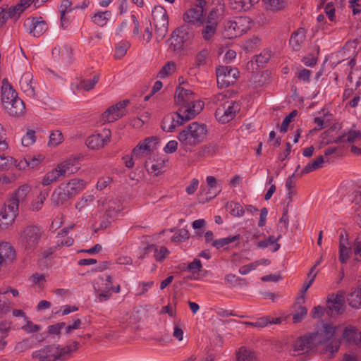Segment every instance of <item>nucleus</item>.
<instances>
[{
    "mask_svg": "<svg viewBox=\"0 0 361 361\" xmlns=\"http://www.w3.org/2000/svg\"><path fill=\"white\" fill-rule=\"evenodd\" d=\"M175 104L178 113L189 121L195 118L203 109V104L190 90L178 86L175 93Z\"/></svg>",
    "mask_w": 361,
    "mask_h": 361,
    "instance_id": "obj_1",
    "label": "nucleus"
},
{
    "mask_svg": "<svg viewBox=\"0 0 361 361\" xmlns=\"http://www.w3.org/2000/svg\"><path fill=\"white\" fill-rule=\"evenodd\" d=\"M207 133L204 124L193 122L184 128L178 136L180 145L185 149L202 142Z\"/></svg>",
    "mask_w": 361,
    "mask_h": 361,
    "instance_id": "obj_2",
    "label": "nucleus"
},
{
    "mask_svg": "<svg viewBox=\"0 0 361 361\" xmlns=\"http://www.w3.org/2000/svg\"><path fill=\"white\" fill-rule=\"evenodd\" d=\"M71 350V345L61 348L57 345H49L34 351L32 357L37 361H61L68 357Z\"/></svg>",
    "mask_w": 361,
    "mask_h": 361,
    "instance_id": "obj_3",
    "label": "nucleus"
},
{
    "mask_svg": "<svg viewBox=\"0 0 361 361\" xmlns=\"http://www.w3.org/2000/svg\"><path fill=\"white\" fill-rule=\"evenodd\" d=\"M323 341L320 334H310L297 338L293 344V356L312 353L317 350V346Z\"/></svg>",
    "mask_w": 361,
    "mask_h": 361,
    "instance_id": "obj_4",
    "label": "nucleus"
},
{
    "mask_svg": "<svg viewBox=\"0 0 361 361\" xmlns=\"http://www.w3.org/2000/svg\"><path fill=\"white\" fill-rule=\"evenodd\" d=\"M195 35L194 27L184 23L173 32L171 39L170 48L174 51L179 52L184 48L185 44H189Z\"/></svg>",
    "mask_w": 361,
    "mask_h": 361,
    "instance_id": "obj_5",
    "label": "nucleus"
},
{
    "mask_svg": "<svg viewBox=\"0 0 361 361\" xmlns=\"http://www.w3.org/2000/svg\"><path fill=\"white\" fill-rule=\"evenodd\" d=\"M42 235L39 227L28 225L23 228L19 233V243L27 252H32L37 245Z\"/></svg>",
    "mask_w": 361,
    "mask_h": 361,
    "instance_id": "obj_6",
    "label": "nucleus"
},
{
    "mask_svg": "<svg viewBox=\"0 0 361 361\" xmlns=\"http://www.w3.org/2000/svg\"><path fill=\"white\" fill-rule=\"evenodd\" d=\"M152 18L155 27L156 38L162 40L168 32V15L162 6H156L152 11Z\"/></svg>",
    "mask_w": 361,
    "mask_h": 361,
    "instance_id": "obj_7",
    "label": "nucleus"
},
{
    "mask_svg": "<svg viewBox=\"0 0 361 361\" xmlns=\"http://www.w3.org/2000/svg\"><path fill=\"white\" fill-rule=\"evenodd\" d=\"M240 109V107L238 102L228 100L216 110L215 117L219 122L226 123L231 121Z\"/></svg>",
    "mask_w": 361,
    "mask_h": 361,
    "instance_id": "obj_8",
    "label": "nucleus"
},
{
    "mask_svg": "<svg viewBox=\"0 0 361 361\" xmlns=\"http://www.w3.org/2000/svg\"><path fill=\"white\" fill-rule=\"evenodd\" d=\"M217 84L221 88L227 87L233 84L238 75L236 68L231 66H219L216 69Z\"/></svg>",
    "mask_w": 361,
    "mask_h": 361,
    "instance_id": "obj_9",
    "label": "nucleus"
},
{
    "mask_svg": "<svg viewBox=\"0 0 361 361\" xmlns=\"http://www.w3.org/2000/svg\"><path fill=\"white\" fill-rule=\"evenodd\" d=\"M18 208L15 203L6 204L0 212V230H4L12 225L18 214Z\"/></svg>",
    "mask_w": 361,
    "mask_h": 361,
    "instance_id": "obj_10",
    "label": "nucleus"
},
{
    "mask_svg": "<svg viewBox=\"0 0 361 361\" xmlns=\"http://www.w3.org/2000/svg\"><path fill=\"white\" fill-rule=\"evenodd\" d=\"M345 294L343 292L338 293L336 296H332L327 301L325 312L329 317H336L344 311Z\"/></svg>",
    "mask_w": 361,
    "mask_h": 361,
    "instance_id": "obj_11",
    "label": "nucleus"
},
{
    "mask_svg": "<svg viewBox=\"0 0 361 361\" xmlns=\"http://www.w3.org/2000/svg\"><path fill=\"white\" fill-rule=\"evenodd\" d=\"M216 13L212 11L209 13L206 20L201 23L202 28L201 30L202 37L205 41H210L216 33L217 21L215 19Z\"/></svg>",
    "mask_w": 361,
    "mask_h": 361,
    "instance_id": "obj_12",
    "label": "nucleus"
},
{
    "mask_svg": "<svg viewBox=\"0 0 361 361\" xmlns=\"http://www.w3.org/2000/svg\"><path fill=\"white\" fill-rule=\"evenodd\" d=\"M111 135L109 129H104L102 133L89 136L86 140L85 144L91 149H98L103 147L110 141Z\"/></svg>",
    "mask_w": 361,
    "mask_h": 361,
    "instance_id": "obj_13",
    "label": "nucleus"
},
{
    "mask_svg": "<svg viewBox=\"0 0 361 361\" xmlns=\"http://www.w3.org/2000/svg\"><path fill=\"white\" fill-rule=\"evenodd\" d=\"M184 121H186L185 119L176 111L174 114H168L164 118L161 128L165 132H173L177 126L182 125Z\"/></svg>",
    "mask_w": 361,
    "mask_h": 361,
    "instance_id": "obj_14",
    "label": "nucleus"
},
{
    "mask_svg": "<svg viewBox=\"0 0 361 361\" xmlns=\"http://www.w3.org/2000/svg\"><path fill=\"white\" fill-rule=\"evenodd\" d=\"M25 25L28 27L29 33L35 37L41 36L47 29L45 21L42 18H33L25 22Z\"/></svg>",
    "mask_w": 361,
    "mask_h": 361,
    "instance_id": "obj_15",
    "label": "nucleus"
},
{
    "mask_svg": "<svg viewBox=\"0 0 361 361\" xmlns=\"http://www.w3.org/2000/svg\"><path fill=\"white\" fill-rule=\"evenodd\" d=\"M116 202L110 200L109 197H103L98 200V208L105 213V216L108 219H112L116 216L118 209L116 208Z\"/></svg>",
    "mask_w": 361,
    "mask_h": 361,
    "instance_id": "obj_16",
    "label": "nucleus"
},
{
    "mask_svg": "<svg viewBox=\"0 0 361 361\" xmlns=\"http://www.w3.org/2000/svg\"><path fill=\"white\" fill-rule=\"evenodd\" d=\"M329 341H322L321 343L317 346V350L326 358H331L334 354L338 350L341 345L339 340H333L330 342Z\"/></svg>",
    "mask_w": 361,
    "mask_h": 361,
    "instance_id": "obj_17",
    "label": "nucleus"
},
{
    "mask_svg": "<svg viewBox=\"0 0 361 361\" xmlns=\"http://www.w3.org/2000/svg\"><path fill=\"white\" fill-rule=\"evenodd\" d=\"M203 13L204 10H200V8H191L188 11H187L184 16L183 20L185 23L188 24L193 26H199L203 22Z\"/></svg>",
    "mask_w": 361,
    "mask_h": 361,
    "instance_id": "obj_18",
    "label": "nucleus"
},
{
    "mask_svg": "<svg viewBox=\"0 0 361 361\" xmlns=\"http://www.w3.org/2000/svg\"><path fill=\"white\" fill-rule=\"evenodd\" d=\"M18 98L17 93L13 90L11 85L8 82L6 79H4L2 81L1 87V103L4 107L6 106V104H9L13 100Z\"/></svg>",
    "mask_w": 361,
    "mask_h": 361,
    "instance_id": "obj_19",
    "label": "nucleus"
},
{
    "mask_svg": "<svg viewBox=\"0 0 361 361\" xmlns=\"http://www.w3.org/2000/svg\"><path fill=\"white\" fill-rule=\"evenodd\" d=\"M61 171V174L63 176H68L70 174H73L78 171L79 169L78 166V158L77 157H71L66 161L60 163L58 166Z\"/></svg>",
    "mask_w": 361,
    "mask_h": 361,
    "instance_id": "obj_20",
    "label": "nucleus"
},
{
    "mask_svg": "<svg viewBox=\"0 0 361 361\" xmlns=\"http://www.w3.org/2000/svg\"><path fill=\"white\" fill-rule=\"evenodd\" d=\"M4 108L6 110L8 114L13 117L21 116L25 111V104L19 97L14 100L13 99L9 104H6V106Z\"/></svg>",
    "mask_w": 361,
    "mask_h": 361,
    "instance_id": "obj_21",
    "label": "nucleus"
},
{
    "mask_svg": "<svg viewBox=\"0 0 361 361\" xmlns=\"http://www.w3.org/2000/svg\"><path fill=\"white\" fill-rule=\"evenodd\" d=\"M71 197L68 190L63 186V184H61L54 190L51 195V202L54 205L60 206Z\"/></svg>",
    "mask_w": 361,
    "mask_h": 361,
    "instance_id": "obj_22",
    "label": "nucleus"
},
{
    "mask_svg": "<svg viewBox=\"0 0 361 361\" xmlns=\"http://www.w3.org/2000/svg\"><path fill=\"white\" fill-rule=\"evenodd\" d=\"M16 252L9 243H0V259L4 264L12 262L15 258Z\"/></svg>",
    "mask_w": 361,
    "mask_h": 361,
    "instance_id": "obj_23",
    "label": "nucleus"
},
{
    "mask_svg": "<svg viewBox=\"0 0 361 361\" xmlns=\"http://www.w3.org/2000/svg\"><path fill=\"white\" fill-rule=\"evenodd\" d=\"M125 114L115 108V105L109 107L102 115L100 121L102 123H111L124 116Z\"/></svg>",
    "mask_w": 361,
    "mask_h": 361,
    "instance_id": "obj_24",
    "label": "nucleus"
},
{
    "mask_svg": "<svg viewBox=\"0 0 361 361\" xmlns=\"http://www.w3.org/2000/svg\"><path fill=\"white\" fill-rule=\"evenodd\" d=\"M306 31L304 28L300 27L293 32L290 36L289 44L293 50H300L302 44L305 40Z\"/></svg>",
    "mask_w": 361,
    "mask_h": 361,
    "instance_id": "obj_25",
    "label": "nucleus"
},
{
    "mask_svg": "<svg viewBox=\"0 0 361 361\" xmlns=\"http://www.w3.org/2000/svg\"><path fill=\"white\" fill-rule=\"evenodd\" d=\"M51 54L54 58H61L70 61L71 59L72 48L67 44L58 45L53 48Z\"/></svg>",
    "mask_w": 361,
    "mask_h": 361,
    "instance_id": "obj_26",
    "label": "nucleus"
},
{
    "mask_svg": "<svg viewBox=\"0 0 361 361\" xmlns=\"http://www.w3.org/2000/svg\"><path fill=\"white\" fill-rule=\"evenodd\" d=\"M150 252H154V256L157 261L163 260L169 254V251L166 247L161 246L158 248L154 245H150L145 248V252L139 257L142 259L147 253Z\"/></svg>",
    "mask_w": 361,
    "mask_h": 361,
    "instance_id": "obj_27",
    "label": "nucleus"
},
{
    "mask_svg": "<svg viewBox=\"0 0 361 361\" xmlns=\"http://www.w3.org/2000/svg\"><path fill=\"white\" fill-rule=\"evenodd\" d=\"M99 80V75L97 74L93 76V78L90 80L82 79L78 84H77L75 87L73 88V92L79 90L80 89L83 90L85 92H89L93 90L98 82Z\"/></svg>",
    "mask_w": 361,
    "mask_h": 361,
    "instance_id": "obj_28",
    "label": "nucleus"
},
{
    "mask_svg": "<svg viewBox=\"0 0 361 361\" xmlns=\"http://www.w3.org/2000/svg\"><path fill=\"white\" fill-rule=\"evenodd\" d=\"M259 0H229L230 6L238 11H247Z\"/></svg>",
    "mask_w": 361,
    "mask_h": 361,
    "instance_id": "obj_29",
    "label": "nucleus"
},
{
    "mask_svg": "<svg viewBox=\"0 0 361 361\" xmlns=\"http://www.w3.org/2000/svg\"><path fill=\"white\" fill-rule=\"evenodd\" d=\"M93 287L95 292H99L96 299L97 302H102L109 300V298L111 297V290L113 289L112 286H108L105 288H103L100 286L99 281H95L93 284Z\"/></svg>",
    "mask_w": 361,
    "mask_h": 361,
    "instance_id": "obj_30",
    "label": "nucleus"
},
{
    "mask_svg": "<svg viewBox=\"0 0 361 361\" xmlns=\"http://www.w3.org/2000/svg\"><path fill=\"white\" fill-rule=\"evenodd\" d=\"M224 35L225 37L229 39L235 38L242 35L235 19L225 23Z\"/></svg>",
    "mask_w": 361,
    "mask_h": 361,
    "instance_id": "obj_31",
    "label": "nucleus"
},
{
    "mask_svg": "<svg viewBox=\"0 0 361 361\" xmlns=\"http://www.w3.org/2000/svg\"><path fill=\"white\" fill-rule=\"evenodd\" d=\"M164 167V161L148 160L145 164V168L149 174L157 176L163 171Z\"/></svg>",
    "mask_w": 361,
    "mask_h": 361,
    "instance_id": "obj_32",
    "label": "nucleus"
},
{
    "mask_svg": "<svg viewBox=\"0 0 361 361\" xmlns=\"http://www.w3.org/2000/svg\"><path fill=\"white\" fill-rule=\"evenodd\" d=\"M63 186L73 197L85 188V183L83 180L75 178L71 180L66 184H63Z\"/></svg>",
    "mask_w": 361,
    "mask_h": 361,
    "instance_id": "obj_33",
    "label": "nucleus"
},
{
    "mask_svg": "<svg viewBox=\"0 0 361 361\" xmlns=\"http://www.w3.org/2000/svg\"><path fill=\"white\" fill-rule=\"evenodd\" d=\"M29 192L30 187L27 185H23L16 190L9 203H15L17 205V208H18L20 204L23 202Z\"/></svg>",
    "mask_w": 361,
    "mask_h": 361,
    "instance_id": "obj_34",
    "label": "nucleus"
},
{
    "mask_svg": "<svg viewBox=\"0 0 361 361\" xmlns=\"http://www.w3.org/2000/svg\"><path fill=\"white\" fill-rule=\"evenodd\" d=\"M235 356L236 361H257L255 352L243 346L238 349Z\"/></svg>",
    "mask_w": 361,
    "mask_h": 361,
    "instance_id": "obj_35",
    "label": "nucleus"
},
{
    "mask_svg": "<svg viewBox=\"0 0 361 361\" xmlns=\"http://www.w3.org/2000/svg\"><path fill=\"white\" fill-rule=\"evenodd\" d=\"M324 162L325 161L323 156L317 157L303 168L300 172V175L307 174L322 168Z\"/></svg>",
    "mask_w": 361,
    "mask_h": 361,
    "instance_id": "obj_36",
    "label": "nucleus"
},
{
    "mask_svg": "<svg viewBox=\"0 0 361 361\" xmlns=\"http://www.w3.org/2000/svg\"><path fill=\"white\" fill-rule=\"evenodd\" d=\"M347 301L353 308L361 307V288L355 289L347 297Z\"/></svg>",
    "mask_w": 361,
    "mask_h": 361,
    "instance_id": "obj_37",
    "label": "nucleus"
},
{
    "mask_svg": "<svg viewBox=\"0 0 361 361\" xmlns=\"http://www.w3.org/2000/svg\"><path fill=\"white\" fill-rule=\"evenodd\" d=\"M31 76L29 73L24 74L20 80V85L23 91L27 94V95L32 97L35 94L34 88L30 85Z\"/></svg>",
    "mask_w": 361,
    "mask_h": 361,
    "instance_id": "obj_38",
    "label": "nucleus"
},
{
    "mask_svg": "<svg viewBox=\"0 0 361 361\" xmlns=\"http://www.w3.org/2000/svg\"><path fill=\"white\" fill-rule=\"evenodd\" d=\"M111 16V13L109 11H98L94 13L92 18L94 23L99 27H103L107 23Z\"/></svg>",
    "mask_w": 361,
    "mask_h": 361,
    "instance_id": "obj_39",
    "label": "nucleus"
},
{
    "mask_svg": "<svg viewBox=\"0 0 361 361\" xmlns=\"http://www.w3.org/2000/svg\"><path fill=\"white\" fill-rule=\"evenodd\" d=\"M281 235H279L278 237L275 238L274 236L271 235L267 239L258 242L257 247L259 248H265L269 245H274V248L271 249V251L276 252L280 248V245L276 242L281 238Z\"/></svg>",
    "mask_w": 361,
    "mask_h": 361,
    "instance_id": "obj_40",
    "label": "nucleus"
},
{
    "mask_svg": "<svg viewBox=\"0 0 361 361\" xmlns=\"http://www.w3.org/2000/svg\"><path fill=\"white\" fill-rule=\"evenodd\" d=\"M351 252L352 247L350 243L348 244L339 243V260L342 264L346 263L350 258Z\"/></svg>",
    "mask_w": 361,
    "mask_h": 361,
    "instance_id": "obj_41",
    "label": "nucleus"
},
{
    "mask_svg": "<svg viewBox=\"0 0 361 361\" xmlns=\"http://www.w3.org/2000/svg\"><path fill=\"white\" fill-rule=\"evenodd\" d=\"M48 195H49V190L47 189L41 190L39 192V194L38 195L37 199L32 202L30 209L32 211L39 210L42 208V207L44 204V201L47 197Z\"/></svg>",
    "mask_w": 361,
    "mask_h": 361,
    "instance_id": "obj_42",
    "label": "nucleus"
},
{
    "mask_svg": "<svg viewBox=\"0 0 361 361\" xmlns=\"http://www.w3.org/2000/svg\"><path fill=\"white\" fill-rule=\"evenodd\" d=\"M267 8L272 11H278L283 9L288 0H264Z\"/></svg>",
    "mask_w": 361,
    "mask_h": 361,
    "instance_id": "obj_43",
    "label": "nucleus"
},
{
    "mask_svg": "<svg viewBox=\"0 0 361 361\" xmlns=\"http://www.w3.org/2000/svg\"><path fill=\"white\" fill-rule=\"evenodd\" d=\"M130 44L127 41H121L116 44V51L114 57L116 59H122L130 48Z\"/></svg>",
    "mask_w": 361,
    "mask_h": 361,
    "instance_id": "obj_44",
    "label": "nucleus"
},
{
    "mask_svg": "<svg viewBox=\"0 0 361 361\" xmlns=\"http://www.w3.org/2000/svg\"><path fill=\"white\" fill-rule=\"evenodd\" d=\"M240 238L239 234L235 235L232 237L223 238L221 239L215 240L212 242V246L216 247V249H219L226 245H228L233 242L238 240Z\"/></svg>",
    "mask_w": 361,
    "mask_h": 361,
    "instance_id": "obj_45",
    "label": "nucleus"
},
{
    "mask_svg": "<svg viewBox=\"0 0 361 361\" xmlns=\"http://www.w3.org/2000/svg\"><path fill=\"white\" fill-rule=\"evenodd\" d=\"M343 338L348 342L360 343L359 340H357L356 329L353 326H347L344 329Z\"/></svg>",
    "mask_w": 361,
    "mask_h": 361,
    "instance_id": "obj_46",
    "label": "nucleus"
},
{
    "mask_svg": "<svg viewBox=\"0 0 361 361\" xmlns=\"http://www.w3.org/2000/svg\"><path fill=\"white\" fill-rule=\"evenodd\" d=\"M227 208L229 209L230 214L233 216L240 217L245 213L243 206L238 202H231L228 203Z\"/></svg>",
    "mask_w": 361,
    "mask_h": 361,
    "instance_id": "obj_47",
    "label": "nucleus"
},
{
    "mask_svg": "<svg viewBox=\"0 0 361 361\" xmlns=\"http://www.w3.org/2000/svg\"><path fill=\"white\" fill-rule=\"evenodd\" d=\"M337 328L331 324H325L324 329L321 332H317L315 334H320L322 336L323 341H329L336 334Z\"/></svg>",
    "mask_w": 361,
    "mask_h": 361,
    "instance_id": "obj_48",
    "label": "nucleus"
},
{
    "mask_svg": "<svg viewBox=\"0 0 361 361\" xmlns=\"http://www.w3.org/2000/svg\"><path fill=\"white\" fill-rule=\"evenodd\" d=\"M93 200L94 196L92 195L84 196L76 202L75 207L79 213L82 214L83 213L85 209L89 206V203L92 202Z\"/></svg>",
    "mask_w": 361,
    "mask_h": 361,
    "instance_id": "obj_49",
    "label": "nucleus"
},
{
    "mask_svg": "<svg viewBox=\"0 0 361 361\" xmlns=\"http://www.w3.org/2000/svg\"><path fill=\"white\" fill-rule=\"evenodd\" d=\"M176 69V65L173 62L169 61L166 63L159 71L158 77L160 78H165L166 77L171 75L174 73Z\"/></svg>",
    "mask_w": 361,
    "mask_h": 361,
    "instance_id": "obj_50",
    "label": "nucleus"
},
{
    "mask_svg": "<svg viewBox=\"0 0 361 361\" xmlns=\"http://www.w3.org/2000/svg\"><path fill=\"white\" fill-rule=\"evenodd\" d=\"M241 34L247 32L250 28V19L246 16H240L235 18Z\"/></svg>",
    "mask_w": 361,
    "mask_h": 361,
    "instance_id": "obj_51",
    "label": "nucleus"
},
{
    "mask_svg": "<svg viewBox=\"0 0 361 361\" xmlns=\"http://www.w3.org/2000/svg\"><path fill=\"white\" fill-rule=\"evenodd\" d=\"M14 164L13 159L6 155V153L0 154V169L6 170L10 169Z\"/></svg>",
    "mask_w": 361,
    "mask_h": 361,
    "instance_id": "obj_52",
    "label": "nucleus"
},
{
    "mask_svg": "<svg viewBox=\"0 0 361 361\" xmlns=\"http://www.w3.org/2000/svg\"><path fill=\"white\" fill-rule=\"evenodd\" d=\"M2 8L4 9V13L1 14L2 15L1 18H4V19H7V20L9 18L17 19L21 13L16 6H11L9 8H8L7 10H6L4 8Z\"/></svg>",
    "mask_w": 361,
    "mask_h": 361,
    "instance_id": "obj_53",
    "label": "nucleus"
},
{
    "mask_svg": "<svg viewBox=\"0 0 361 361\" xmlns=\"http://www.w3.org/2000/svg\"><path fill=\"white\" fill-rule=\"evenodd\" d=\"M63 137L59 130L53 131L49 136V145L56 147L63 142Z\"/></svg>",
    "mask_w": 361,
    "mask_h": 361,
    "instance_id": "obj_54",
    "label": "nucleus"
},
{
    "mask_svg": "<svg viewBox=\"0 0 361 361\" xmlns=\"http://www.w3.org/2000/svg\"><path fill=\"white\" fill-rule=\"evenodd\" d=\"M208 56L209 51L207 49H202V51H200L195 57V66L200 67L202 66H204L206 64Z\"/></svg>",
    "mask_w": 361,
    "mask_h": 361,
    "instance_id": "obj_55",
    "label": "nucleus"
},
{
    "mask_svg": "<svg viewBox=\"0 0 361 361\" xmlns=\"http://www.w3.org/2000/svg\"><path fill=\"white\" fill-rule=\"evenodd\" d=\"M307 309L304 306H299L293 314V322L298 323L301 322L303 318L307 315Z\"/></svg>",
    "mask_w": 361,
    "mask_h": 361,
    "instance_id": "obj_56",
    "label": "nucleus"
},
{
    "mask_svg": "<svg viewBox=\"0 0 361 361\" xmlns=\"http://www.w3.org/2000/svg\"><path fill=\"white\" fill-rule=\"evenodd\" d=\"M35 341L32 338H26L16 345V350L23 351L33 347Z\"/></svg>",
    "mask_w": 361,
    "mask_h": 361,
    "instance_id": "obj_57",
    "label": "nucleus"
},
{
    "mask_svg": "<svg viewBox=\"0 0 361 361\" xmlns=\"http://www.w3.org/2000/svg\"><path fill=\"white\" fill-rule=\"evenodd\" d=\"M206 181L208 185L209 190H215L214 195H216L221 191V187L219 186L215 177L212 176H207L206 178Z\"/></svg>",
    "mask_w": 361,
    "mask_h": 361,
    "instance_id": "obj_58",
    "label": "nucleus"
},
{
    "mask_svg": "<svg viewBox=\"0 0 361 361\" xmlns=\"http://www.w3.org/2000/svg\"><path fill=\"white\" fill-rule=\"evenodd\" d=\"M271 54L269 50H264L259 55L256 56V62L259 66H263L271 58Z\"/></svg>",
    "mask_w": 361,
    "mask_h": 361,
    "instance_id": "obj_59",
    "label": "nucleus"
},
{
    "mask_svg": "<svg viewBox=\"0 0 361 361\" xmlns=\"http://www.w3.org/2000/svg\"><path fill=\"white\" fill-rule=\"evenodd\" d=\"M298 111L296 110L293 111L290 113L283 121L281 126V132L286 133L288 130V126L292 120L297 116Z\"/></svg>",
    "mask_w": 361,
    "mask_h": 361,
    "instance_id": "obj_60",
    "label": "nucleus"
},
{
    "mask_svg": "<svg viewBox=\"0 0 361 361\" xmlns=\"http://www.w3.org/2000/svg\"><path fill=\"white\" fill-rule=\"evenodd\" d=\"M78 6L72 7V2L70 0H63L60 6V13L62 14V19L63 15L73 11Z\"/></svg>",
    "mask_w": 361,
    "mask_h": 361,
    "instance_id": "obj_61",
    "label": "nucleus"
},
{
    "mask_svg": "<svg viewBox=\"0 0 361 361\" xmlns=\"http://www.w3.org/2000/svg\"><path fill=\"white\" fill-rule=\"evenodd\" d=\"M35 142V133L32 130H28L26 135L22 139V144L24 146H30Z\"/></svg>",
    "mask_w": 361,
    "mask_h": 361,
    "instance_id": "obj_62",
    "label": "nucleus"
},
{
    "mask_svg": "<svg viewBox=\"0 0 361 361\" xmlns=\"http://www.w3.org/2000/svg\"><path fill=\"white\" fill-rule=\"evenodd\" d=\"M189 235V233L186 229H180L173 234L172 236V240L175 242H180L188 239Z\"/></svg>",
    "mask_w": 361,
    "mask_h": 361,
    "instance_id": "obj_63",
    "label": "nucleus"
},
{
    "mask_svg": "<svg viewBox=\"0 0 361 361\" xmlns=\"http://www.w3.org/2000/svg\"><path fill=\"white\" fill-rule=\"evenodd\" d=\"M346 135V142L353 143L357 140H361V133L360 130H349Z\"/></svg>",
    "mask_w": 361,
    "mask_h": 361,
    "instance_id": "obj_64",
    "label": "nucleus"
}]
</instances>
